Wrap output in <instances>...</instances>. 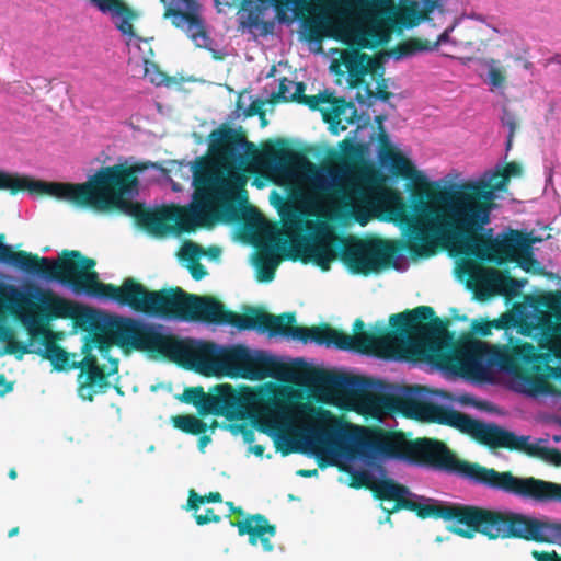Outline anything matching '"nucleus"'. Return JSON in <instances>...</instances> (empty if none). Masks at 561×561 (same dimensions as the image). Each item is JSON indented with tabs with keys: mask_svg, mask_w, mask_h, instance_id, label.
<instances>
[{
	"mask_svg": "<svg viewBox=\"0 0 561 561\" xmlns=\"http://www.w3.org/2000/svg\"><path fill=\"white\" fill-rule=\"evenodd\" d=\"M389 325L391 331L383 325L365 331L364 321L356 319L354 335L339 330V350L424 360L480 382L492 380L495 370L504 371L536 392L546 390L548 376L561 371V334L554 330L542 334L540 351L514 336L504 345L468 340L453 348L448 320L436 317L430 306L391 314Z\"/></svg>",
	"mask_w": 561,
	"mask_h": 561,
	"instance_id": "f257e3e1",
	"label": "nucleus"
},
{
	"mask_svg": "<svg viewBox=\"0 0 561 561\" xmlns=\"http://www.w3.org/2000/svg\"><path fill=\"white\" fill-rule=\"evenodd\" d=\"M4 240L5 234L0 233V263L46 280L58 282L75 293L106 298L150 318L230 324L239 330L290 336V312L274 316L251 307L239 314L226 309L215 297L190 294L181 287L150 290L133 277L125 278L121 286L102 283L94 271L95 260L78 250H62L54 260L24 250L14 251Z\"/></svg>",
	"mask_w": 561,
	"mask_h": 561,
	"instance_id": "f03ea898",
	"label": "nucleus"
},
{
	"mask_svg": "<svg viewBox=\"0 0 561 561\" xmlns=\"http://www.w3.org/2000/svg\"><path fill=\"white\" fill-rule=\"evenodd\" d=\"M380 501H393L390 514L400 510L414 512L421 519H443L465 525L450 530L463 538L471 539L479 533L491 540L523 539L539 543H561V523L539 519L512 511H499L477 505L442 502L431 497L417 496L410 490L386 478L366 484Z\"/></svg>",
	"mask_w": 561,
	"mask_h": 561,
	"instance_id": "7ed1b4c3",
	"label": "nucleus"
},
{
	"mask_svg": "<svg viewBox=\"0 0 561 561\" xmlns=\"http://www.w3.org/2000/svg\"><path fill=\"white\" fill-rule=\"evenodd\" d=\"M436 205H428L421 196L420 218L410 225L408 251L414 256L434 253L433 240L440 239L461 254L481 261L495 241L491 222L493 206L451 197H428Z\"/></svg>",
	"mask_w": 561,
	"mask_h": 561,
	"instance_id": "20e7f679",
	"label": "nucleus"
},
{
	"mask_svg": "<svg viewBox=\"0 0 561 561\" xmlns=\"http://www.w3.org/2000/svg\"><path fill=\"white\" fill-rule=\"evenodd\" d=\"M370 453L385 459L407 460L456 474L491 490L508 493L513 473L486 468L458 458L445 443L417 438L408 440L403 433L374 428L362 440Z\"/></svg>",
	"mask_w": 561,
	"mask_h": 561,
	"instance_id": "39448f33",
	"label": "nucleus"
},
{
	"mask_svg": "<svg viewBox=\"0 0 561 561\" xmlns=\"http://www.w3.org/2000/svg\"><path fill=\"white\" fill-rule=\"evenodd\" d=\"M421 391L420 387L407 388L403 393L390 399L392 409L410 419L456 428L489 449L504 448L511 451H522L530 457H538L561 467L559 449L531 444L529 436H518L495 423H483L453 408L426 401L422 398Z\"/></svg>",
	"mask_w": 561,
	"mask_h": 561,
	"instance_id": "423d86ee",
	"label": "nucleus"
},
{
	"mask_svg": "<svg viewBox=\"0 0 561 561\" xmlns=\"http://www.w3.org/2000/svg\"><path fill=\"white\" fill-rule=\"evenodd\" d=\"M307 229L314 232L293 242L291 259L312 263L322 271H329L340 253L351 272L367 276L389 266L397 252L396 247L386 240L336 236L324 221L307 222Z\"/></svg>",
	"mask_w": 561,
	"mask_h": 561,
	"instance_id": "0eeeda50",
	"label": "nucleus"
},
{
	"mask_svg": "<svg viewBox=\"0 0 561 561\" xmlns=\"http://www.w3.org/2000/svg\"><path fill=\"white\" fill-rule=\"evenodd\" d=\"M24 295L14 310H11V316L24 325L31 340H42L44 350L37 354L50 360L56 370L72 369L73 359L70 357L75 358L76 354L66 352L54 341L49 323L57 319L73 318V304L34 284L25 286Z\"/></svg>",
	"mask_w": 561,
	"mask_h": 561,
	"instance_id": "6e6552de",
	"label": "nucleus"
},
{
	"mask_svg": "<svg viewBox=\"0 0 561 561\" xmlns=\"http://www.w3.org/2000/svg\"><path fill=\"white\" fill-rule=\"evenodd\" d=\"M208 140L211 158H197L192 164L193 174L201 173L204 178H210L209 183L216 187L217 180L218 183L222 182L226 193L240 203H247V179L241 170L244 162L242 150L253 148L254 145L247 140L241 128L234 129L227 124L214 129Z\"/></svg>",
	"mask_w": 561,
	"mask_h": 561,
	"instance_id": "1a4fd4ad",
	"label": "nucleus"
},
{
	"mask_svg": "<svg viewBox=\"0 0 561 561\" xmlns=\"http://www.w3.org/2000/svg\"><path fill=\"white\" fill-rule=\"evenodd\" d=\"M149 168V163L127 162L114 164L113 176L103 211H118L130 216L136 224L154 237H165L173 232L171 205L147 208L144 204L130 201L138 194V175Z\"/></svg>",
	"mask_w": 561,
	"mask_h": 561,
	"instance_id": "9d476101",
	"label": "nucleus"
},
{
	"mask_svg": "<svg viewBox=\"0 0 561 561\" xmlns=\"http://www.w3.org/2000/svg\"><path fill=\"white\" fill-rule=\"evenodd\" d=\"M113 171L114 165L102 167L84 183H62L33 180L26 175L0 170V190H7L12 195L27 191L31 194L47 195L69 202L79 208L103 211Z\"/></svg>",
	"mask_w": 561,
	"mask_h": 561,
	"instance_id": "9b49d317",
	"label": "nucleus"
},
{
	"mask_svg": "<svg viewBox=\"0 0 561 561\" xmlns=\"http://www.w3.org/2000/svg\"><path fill=\"white\" fill-rule=\"evenodd\" d=\"M83 330H91L88 340L92 347H96L105 356L113 345L119 347L125 354L142 352L152 356L157 324L137 320L130 317H117L103 325L95 311L83 309L72 318Z\"/></svg>",
	"mask_w": 561,
	"mask_h": 561,
	"instance_id": "f8f14e48",
	"label": "nucleus"
},
{
	"mask_svg": "<svg viewBox=\"0 0 561 561\" xmlns=\"http://www.w3.org/2000/svg\"><path fill=\"white\" fill-rule=\"evenodd\" d=\"M210 178H204L201 173L193 174L195 187L194 199L190 206L171 205L173 232H193L197 227L211 225L215 220L224 218L236 220L239 209L236 197L222 190V182L216 183L217 187L209 183Z\"/></svg>",
	"mask_w": 561,
	"mask_h": 561,
	"instance_id": "ddd939ff",
	"label": "nucleus"
},
{
	"mask_svg": "<svg viewBox=\"0 0 561 561\" xmlns=\"http://www.w3.org/2000/svg\"><path fill=\"white\" fill-rule=\"evenodd\" d=\"M222 346L211 342L181 340L157 324L152 357H164L204 376L220 375Z\"/></svg>",
	"mask_w": 561,
	"mask_h": 561,
	"instance_id": "4468645a",
	"label": "nucleus"
},
{
	"mask_svg": "<svg viewBox=\"0 0 561 561\" xmlns=\"http://www.w3.org/2000/svg\"><path fill=\"white\" fill-rule=\"evenodd\" d=\"M359 431L358 426L343 421L327 409L319 408L313 422L304 430L301 438L319 459L322 460L341 449Z\"/></svg>",
	"mask_w": 561,
	"mask_h": 561,
	"instance_id": "2eb2a0df",
	"label": "nucleus"
},
{
	"mask_svg": "<svg viewBox=\"0 0 561 561\" xmlns=\"http://www.w3.org/2000/svg\"><path fill=\"white\" fill-rule=\"evenodd\" d=\"M306 379L313 386L332 393L339 399L368 405L370 401L368 380L357 376L331 373L323 369H308Z\"/></svg>",
	"mask_w": 561,
	"mask_h": 561,
	"instance_id": "dca6fc26",
	"label": "nucleus"
},
{
	"mask_svg": "<svg viewBox=\"0 0 561 561\" xmlns=\"http://www.w3.org/2000/svg\"><path fill=\"white\" fill-rule=\"evenodd\" d=\"M533 240L523 237L522 230L507 228L495 236L493 248L481 262L503 265L505 263H516L528 271V265L535 263L531 252Z\"/></svg>",
	"mask_w": 561,
	"mask_h": 561,
	"instance_id": "f3484780",
	"label": "nucleus"
},
{
	"mask_svg": "<svg viewBox=\"0 0 561 561\" xmlns=\"http://www.w3.org/2000/svg\"><path fill=\"white\" fill-rule=\"evenodd\" d=\"M508 179L504 171L494 172L488 181H468L457 188H438L426 191L427 197H451L494 207L495 192L507 186Z\"/></svg>",
	"mask_w": 561,
	"mask_h": 561,
	"instance_id": "a211bd4d",
	"label": "nucleus"
},
{
	"mask_svg": "<svg viewBox=\"0 0 561 561\" xmlns=\"http://www.w3.org/2000/svg\"><path fill=\"white\" fill-rule=\"evenodd\" d=\"M254 397L253 391L247 387L237 390L229 383L217 385L208 398L209 414L226 416L229 420L237 419L242 410L252 404Z\"/></svg>",
	"mask_w": 561,
	"mask_h": 561,
	"instance_id": "6ab92c4d",
	"label": "nucleus"
},
{
	"mask_svg": "<svg viewBox=\"0 0 561 561\" xmlns=\"http://www.w3.org/2000/svg\"><path fill=\"white\" fill-rule=\"evenodd\" d=\"M187 7L188 11H182L168 5L163 16L171 19V23L176 28L183 30L197 47L207 48L210 41L204 27L203 20L195 12L197 8L196 0H181Z\"/></svg>",
	"mask_w": 561,
	"mask_h": 561,
	"instance_id": "aec40b11",
	"label": "nucleus"
},
{
	"mask_svg": "<svg viewBox=\"0 0 561 561\" xmlns=\"http://www.w3.org/2000/svg\"><path fill=\"white\" fill-rule=\"evenodd\" d=\"M507 494L535 502H561V484L534 477L522 478L513 474Z\"/></svg>",
	"mask_w": 561,
	"mask_h": 561,
	"instance_id": "412c9836",
	"label": "nucleus"
},
{
	"mask_svg": "<svg viewBox=\"0 0 561 561\" xmlns=\"http://www.w3.org/2000/svg\"><path fill=\"white\" fill-rule=\"evenodd\" d=\"M230 525L238 529L239 536H248L249 543H261L265 552H272L274 545L272 538L276 536V525L271 524L263 514H248L242 520H230Z\"/></svg>",
	"mask_w": 561,
	"mask_h": 561,
	"instance_id": "4be33fe9",
	"label": "nucleus"
},
{
	"mask_svg": "<svg viewBox=\"0 0 561 561\" xmlns=\"http://www.w3.org/2000/svg\"><path fill=\"white\" fill-rule=\"evenodd\" d=\"M259 159L262 163L284 176L290 174L293 165L299 164L305 160L301 153L289 148L288 142L282 138L263 144Z\"/></svg>",
	"mask_w": 561,
	"mask_h": 561,
	"instance_id": "5701e85b",
	"label": "nucleus"
},
{
	"mask_svg": "<svg viewBox=\"0 0 561 561\" xmlns=\"http://www.w3.org/2000/svg\"><path fill=\"white\" fill-rule=\"evenodd\" d=\"M341 61L347 69V82L350 88H358L362 85L366 75H371V77H381L382 75L380 61L358 49H346L343 51Z\"/></svg>",
	"mask_w": 561,
	"mask_h": 561,
	"instance_id": "b1692460",
	"label": "nucleus"
},
{
	"mask_svg": "<svg viewBox=\"0 0 561 561\" xmlns=\"http://www.w3.org/2000/svg\"><path fill=\"white\" fill-rule=\"evenodd\" d=\"M283 365L275 357L262 351L249 348L241 378L249 380H263L268 377H278Z\"/></svg>",
	"mask_w": 561,
	"mask_h": 561,
	"instance_id": "393cba45",
	"label": "nucleus"
},
{
	"mask_svg": "<svg viewBox=\"0 0 561 561\" xmlns=\"http://www.w3.org/2000/svg\"><path fill=\"white\" fill-rule=\"evenodd\" d=\"M335 163L330 170L331 178L336 182H345L351 178L362 160V146L351 139L339 144Z\"/></svg>",
	"mask_w": 561,
	"mask_h": 561,
	"instance_id": "a878e982",
	"label": "nucleus"
},
{
	"mask_svg": "<svg viewBox=\"0 0 561 561\" xmlns=\"http://www.w3.org/2000/svg\"><path fill=\"white\" fill-rule=\"evenodd\" d=\"M100 12L110 13L118 18L115 23L117 30L130 38L136 37L133 21L137 20L139 14L130 8L124 0H89Z\"/></svg>",
	"mask_w": 561,
	"mask_h": 561,
	"instance_id": "bb28decb",
	"label": "nucleus"
},
{
	"mask_svg": "<svg viewBox=\"0 0 561 561\" xmlns=\"http://www.w3.org/2000/svg\"><path fill=\"white\" fill-rule=\"evenodd\" d=\"M331 108L321 110L322 118L325 123L330 124V130L337 134L339 130H345L346 126L341 125V117L345 116L348 124L355 123L357 117V110L353 102H346L344 98H331Z\"/></svg>",
	"mask_w": 561,
	"mask_h": 561,
	"instance_id": "cd10ccee",
	"label": "nucleus"
},
{
	"mask_svg": "<svg viewBox=\"0 0 561 561\" xmlns=\"http://www.w3.org/2000/svg\"><path fill=\"white\" fill-rule=\"evenodd\" d=\"M108 375L103 368L87 370L78 375V394L81 399L93 401L96 393H105L110 388Z\"/></svg>",
	"mask_w": 561,
	"mask_h": 561,
	"instance_id": "c85d7f7f",
	"label": "nucleus"
},
{
	"mask_svg": "<svg viewBox=\"0 0 561 561\" xmlns=\"http://www.w3.org/2000/svg\"><path fill=\"white\" fill-rule=\"evenodd\" d=\"M248 351L249 348L241 344L222 346L220 375L241 377Z\"/></svg>",
	"mask_w": 561,
	"mask_h": 561,
	"instance_id": "c756f323",
	"label": "nucleus"
},
{
	"mask_svg": "<svg viewBox=\"0 0 561 561\" xmlns=\"http://www.w3.org/2000/svg\"><path fill=\"white\" fill-rule=\"evenodd\" d=\"M517 323L518 321L516 316L510 311H506L495 320H474L472 322L471 330L474 334L483 337L490 335L493 329L503 330L504 335L507 336L508 340L510 336H513L510 331L515 329Z\"/></svg>",
	"mask_w": 561,
	"mask_h": 561,
	"instance_id": "7c9ffc66",
	"label": "nucleus"
},
{
	"mask_svg": "<svg viewBox=\"0 0 561 561\" xmlns=\"http://www.w3.org/2000/svg\"><path fill=\"white\" fill-rule=\"evenodd\" d=\"M305 90L306 84L304 82H295L284 77L279 81L278 91L271 95V102H296L300 104L306 96Z\"/></svg>",
	"mask_w": 561,
	"mask_h": 561,
	"instance_id": "2f4dec72",
	"label": "nucleus"
},
{
	"mask_svg": "<svg viewBox=\"0 0 561 561\" xmlns=\"http://www.w3.org/2000/svg\"><path fill=\"white\" fill-rule=\"evenodd\" d=\"M397 19L407 27H414L422 21L427 20L421 11V4L415 0H408L402 3L398 10Z\"/></svg>",
	"mask_w": 561,
	"mask_h": 561,
	"instance_id": "473e14b6",
	"label": "nucleus"
},
{
	"mask_svg": "<svg viewBox=\"0 0 561 561\" xmlns=\"http://www.w3.org/2000/svg\"><path fill=\"white\" fill-rule=\"evenodd\" d=\"M209 397L210 393H205L204 388L198 386L185 388L180 399L196 407L201 415H207L209 414Z\"/></svg>",
	"mask_w": 561,
	"mask_h": 561,
	"instance_id": "72a5a7b5",
	"label": "nucleus"
},
{
	"mask_svg": "<svg viewBox=\"0 0 561 561\" xmlns=\"http://www.w3.org/2000/svg\"><path fill=\"white\" fill-rule=\"evenodd\" d=\"M25 294V287L19 288L12 284H7L0 280V310L11 314L19 301Z\"/></svg>",
	"mask_w": 561,
	"mask_h": 561,
	"instance_id": "f704fd0d",
	"label": "nucleus"
},
{
	"mask_svg": "<svg viewBox=\"0 0 561 561\" xmlns=\"http://www.w3.org/2000/svg\"><path fill=\"white\" fill-rule=\"evenodd\" d=\"M172 424L175 428L192 435L204 434L208 428L204 421L191 414L173 416Z\"/></svg>",
	"mask_w": 561,
	"mask_h": 561,
	"instance_id": "c9c22d12",
	"label": "nucleus"
},
{
	"mask_svg": "<svg viewBox=\"0 0 561 561\" xmlns=\"http://www.w3.org/2000/svg\"><path fill=\"white\" fill-rule=\"evenodd\" d=\"M0 340L7 342L4 348L0 351V356L10 354L16 355V358L21 359L23 355L32 353L26 344L15 340L14 334L10 328L0 329Z\"/></svg>",
	"mask_w": 561,
	"mask_h": 561,
	"instance_id": "e433bc0d",
	"label": "nucleus"
},
{
	"mask_svg": "<svg viewBox=\"0 0 561 561\" xmlns=\"http://www.w3.org/2000/svg\"><path fill=\"white\" fill-rule=\"evenodd\" d=\"M359 14H371L391 5V0H339Z\"/></svg>",
	"mask_w": 561,
	"mask_h": 561,
	"instance_id": "4c0bfd02",
	"label": "nucleus"
},
{
	"mask_svg": "<svg viewBox=\"0 0 561 561\" xmlns=\"http://www.w3.org/2000/svg\"><path fill=\"white\" fill-rule=\"evenodd\" d=\"M389 160L392 172L403 179L414 180L417 175L416 170L409 159L398 152H390Z\"/></svg>",
	"mask_w": 561,
	"mask_h": 561,
	"instance_id": "58836bf2",
	"label": "nucleus"
},
{
	"mask_svg": "<svg viewBox=\"0 0 561 561\" xmlns=\"http://www.w3.org/2000/svg\"><path fill=\"white\" fill-rule=\"evenodd\" d=\"M431 49L430 43L420 38H409L399 43L394 48L397 58L408 57L417 51Z\"/></svg>",
	"mask_w": 561,
	"mask_h": 561,
	"instance_id": "ea45409f",
	"label": "nucleus"
},
{
	"mask_svg": "<svg viewBox=\"0 0 561 561\" xmlns=\"http://www.w3.org/2000/svg\"><path fill=\"white\" fill-rule=\"evenodd\" d=\"M431 49L430 43L420 38H409L399 43L394 48L397 58L408 57L417 51Z\"/></svg>",
	"mask_w": 561,
	"mask_h": 561,
	"instance_id": "a19ab883",
	"label": "nucleus"
},
{
	"mask_svg": "<svg viewBox=\"0 0 561 561\" xmlns=\"http://www.w3.org/2000/svg\"><path fill=\"white\" fill-rule=\"evenodd\" d=\"M431 49L430 43L420 38H409L399 43L394 48L397 58L408 57L417 51Z\"/></svg>",
	"mask_w": 561,
	"mask_h": 561,
	"instance_id": "79ce46f5",
	"label": "nucleus"
},
{
	"mask_svg": "<svg viewBox=\"0 0 561 561\" xmlns=\"http://www.w3.org/2000/svg\"><path fill=\"white\" fill-rule=\"evenodd\" d=\"M373 78L376 79V81H377L376 93H374L373 90L370 89V87L368 84H366L365 95H363L360 92H358L356 95V100L358 101V103L364 104L366 98H371V96H376V98L380 99L381 101H388L392 96V93L387 90L388 85H387L386 80L383 79V73L381 75V77L376 76Z\"/></svg>",
	"mask_w": 561,
	"mask_h": 561,
	"instance_id": "37998d69",
	"label": "nucleus"
},
{
	"mask_svg": "<svg viewBox=\"0 0 561 561\" xmlns=\"http://www.w3.org/2000/svg\"><path fill=\"white\" fill-rule=\"evenodd\" d=\"M222 496L219 492H209L205 495H199L194 489L190 490L187 499V510L197 511L201 505L205 503H220Z\"/></svg>",
	"mask_w": 561,
	"mask_h": 561,
	"instance_id": "c03bdc74",
	"label": "nucleus"
},
{
	"mask_svg": "<svg viewBox=\"0 0 561 561\" xmlns=\"http://www.w3.org/2000/svg\"><path fill=\"white\" fill-rule=\"evenodd\" d=\"M493 283L507 294H514L519 290L525 280L512 277L508 273H494Z\"/></svg>",
	"mask_w": 561,
	"mask_h": 561,
	"instance_id": "a18cd8bd",
	"label": "nucleus"
},
{
	"mask_svg": "<svg viewBox=\"0 0 561 561\" xmlns=\"http://www.w3.org/2000/svg\"><path fill=\"white\" fill-rule=\"evenodd\" d=\"M92 345L89 342H85L82 346V353L84 354V357L80 360H72V369H80V373H84L87 370H94L102 368L99 363L95 355L91 354Z\"/></svg>",
	"mask_w": 561,
	"mask_h": 561,
	"instance_id": "49530a36",
	"label": "nucleus"
},
{
	"mask_svg": "<svg viewBox=\"0 0 561 561\" xmlns=\"http://www.w3.org/2000/svg\"><path fill=\"white\" fill-rule=\"evenodd\" d=\"M501 123L504 127H506L508 129L507 140H506V150H510L512 148L515 133L518 128L517 116L514 113H512L507 107H503Z\"/></svg>",
	"mask_w": 561,
	"mask_h": 561,
	"instance_id": "de8ad7c7",
	"label": "nucleus"
},
{
	"mask_svg": "<svg viewBox=\"0 0 561 561\" xmlns=\"http://www.w3.org/2000/svg\"><path fill=\"white\" fill-rule=\"evenodd\" d=\"M374 38L375 35L369 31L357 30L352 34L350 45V49H363V48H373L374 47Z\"/></svg>",
	"mask_w": 561,
	"mask_h": 561,
	"instance_id": "09e8293b",
	"label": "nucleus"
},
{
	"mask_svg": "<svg viewBox=\"0 0 561 561\" xmlns=\"http://www.w3.org/2000/svg\"><path fill=\"white\" fill-rule=\"evenodd\" d=\"M145 78L156 85L168 82V76L159 69L156 62L148 60H145Z\"/></svg>",
	"mask_w": 561,
	"mask_h": 561,
	"instance_id": "8fccbe9b",
	"label": "nucleus"
},
{
	"mask_svg": "<svg viewBox=\"0 0 561 561\" xmlns=\"http://www.w3.org/2000/svg\"><path fill=\"white\" fill-rule=\"evenodd\" d=\"M276 265L268 260L261 261L259 266L257 279L260 282L268 283L275 277Z\"/></svg>",
	"mask_w": 561,
	"mask_h": 561,
	"instance_id": "3c124183",
	"label": "nucleus"
},
{
	"mask_svg": "<svg viewBox=\"0 0 561 561\" xmlns=\"http://www.w3.org/2000/svg\"><path fill=\"white\" fill-rule=\"evenodd\" d=\"M491 62L492 65L488 72L490 83L494 87H502L506 79L505 71L502 68L494 66L496 62L495 60L492 59Z\"/></svg>",
	"mask_w": 561,
	"mask_h": 561,
	"instance_id": "603ef678",
	"label": "nucleus"
},
{
	"mask_svg": "<svg viewBox=\"0 0 561 561\" xmlns=\"http://www.w3.org/2000/svg\"><path fill=\"white\" fill-rule=\"evenodd\" d=\"M204 254L203 249L193 242H187L183 247L182 257L191 263L198 261V257Z\"/></svg>",
	"mask_w": 561,
	"mask_h": 561,
	"instance_id": "864d4df0",
	"label": "nucleus"
},
{
	"mask_svg": "<svg viewBox=\"0 0 561 561\" xmlns=\"http://www.w3.org/2000/svg\"><path fill=\"white\" fill-rule=\"evenodd\" d=\"M330 96L324 94H317V95H306L305 99L300 104L307 105L312 111H320L321 107L320 104L329 103Z\"/></svg>",
	"mask_w": 561,
	"mask_h": 561,
	"instance_id": "5fc2aeb1",
	"label": "nucleus"
},
{
	"mask_svg": "<svg viewBox=\"0 0 561 561\" xmlns=\"http://www.w3.org/2000/svg\"><path fill=\"white\" fill-rule=\"evenodd\" d=\"M197 525H206L208 523H219L221 517L215 514L213 508H207L205 514H195L194 515Z\"/></svg>",
	"mask_w": 561,
	"mask_h": 561,
	"instance_id": "6e6d98bb",
	"label": "nucleus"
},
{
	"mask_svg": "<svg viewBox=\"0 0 561 561\" xmlns=\"http://www.w3.org/2000/svg\"><path fill=\"white\" fill-rule=\"evenodd\" d=\"M188 270L195 280H201L207 275L206 267L198 261L191 263Z\"/></svg>",
	"mask_w": 561,
	"mask_h": 561,
	"instance_id": "4d7b16f0",
	"label": "nucleus"
},
{
	"mask_svg": "<svg viewBox=\"0 0 561 561\" xmlns=\"http://www.w3.org/2000/svg\"><path fill=\"white\" fill-rule=\"evenodd\" d=\"M533 556L537 561H561V556H559L556 551H533Z\"/></svg>",
	"mask_w": 561,
	"mask_h": 561,
	"instance_id": "13d9d810",
	"label": "nucleus"
},
{
	"mask_svg": "<svg viewBox=\"0 0 561 561\" xmlns=\"http://www.w3.org/2000/svg\"><path fill=\"white\" fill-rule=\"evenodd\" d=\"M421 11L428 19L430 14L438 7L439 0H421Z\"/></svg>",
	"mask_w": 561,
	"mask_h": 561,
	"instance_id": "bf43d9fd",
	"label": "nucleus"
},
{
	"mask_svg": "<svg viewBox=\"0 0 561 561\" xmlns=\"http://www.w3.org/2000/svg\"><path fill=\"white\" fill-rule=\"evenodd\" d=\"M263 105L264 103L262 101H253L249 107L245 110V116L251 117L254 115H260L261 112H263Z\"/></svg>",
	"mask_w": 561,
	"mask_h": 561,
	"instance_id": "052dcab7",
	"label": "nucleus"
},
{
	"mask_svg": "<svg viewBox=\"0 0 561 561\" xmlns=\"http://www.w3.org/2000/svg\"><path fill=\"white\" fill-rule=\"evenodd\" d=\"M307 31H308V38L310 41H320L321 39V27H320V25H318L316 23H310L307 26Z\"/></svg>",
	"mask_w": 561,
	"mask_h": 561,
	"instance_id": "680f3d73",
	"label": "nucleus"
},
{
	"mask_svg": "<svg viewBox=\"0 0 561 561\" xmlns=\"http://www.w3.org/2000/svg\"><path fill=\"white\" fill-rule=\"evenodd\" d=\"M503 171L507 174V179L510 180L511 176L522 174V167L516 162H510L505 165Z\"/></svg>",
	"mask_w": 561,
	"mask_h": 561,
	"instance_id": "e2e57ef3",
	"label": "nucleus"
},
{
	"mask_svg": "<svg viewBox=\"0 0 561 561\" xmlns=\"http://www.w3.org/2000/svg\"><path fill=\"white\" fill-rule=\"evenodd\" d=\"M545 305L548 309L557 310L561 306V296L559 294L550 296L547 298Z\"/></svg>",
	"mask_w": 561,
	"mask_h": 561,
	"instance_id": "0e129e2a",
	"label": "nucleus"
},
{
	"mask_svg": "<svg viewBox=\"0 0 561 561\" xmlns=\"http://www.w3.org/2000/svg\"><path fill=\"white\" fill-rule=\"evenodd\" d=\"M13 386L7 381L4 374H0V396H4L12 391Z\"/></svg>",
	"mask_w": 561,
	"mask_h": 561,
	"instance_id": "69168bd1",
	"label": "nucleus"
},
{
	"mask_svg": "<svg viewBox=\"0 0 561 561\" xmlns=\"http://www.w3.org/2000/svg\"><path fill=\"white\" fill-rule=\"evenodd\" d=\"M277 449L280 450L284 456H287L291 453L302 451L301 448L294 447L290 442H288L286 446H280L279 444H277Z\"/></svg>",
	"mask_w": 561,
	"mask_h": 561,
	"instance_id": "338daca9",
	"label": "nucleus"
},
{
	"mask_svg": "<svg viewBox=\"0 0 561 561\" xmlns=\"http://www.w3.org/2000/svg\"><path fill=\"white\" fill-rule=\"evenodd\" d=\"M261 415L268 427H273L275 425V421L272 415V410L270 408L263 409Z\"/></svg>",
	"mask_w": 561,
	"mask_h": 561,
	"instance_id": "774afa93",
	"label": "nucleus"
}]
</instances>
